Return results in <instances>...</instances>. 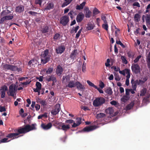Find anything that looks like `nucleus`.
I'll return each mask as SVG.
<instances>
[{
    "label": "nucleus",
    "mask_w": 150,
    "mask_h": 150,
    "mask_svg": "<svg viewBox=\"0 0 150 150\" xmlns=\"http://www.w3.org/2000/svg\"><path fill=\"white\" fill-rule=\"evenodd\" d=\"M60 110V105L59 104H56L54 109L52 110L51 114L53 115H56L59 112Z\"/></svg>",
    "instance_id": "8"
},
{
    "label": "nucleus",
    "mask_w": 150,
    "mask_h": 150,
    "mask_svg": "<svg viewBox=\"0 0 150 150\" xmlns=\"http://www.w3.org/2000/svg\"><path fill=\"white\" fill-rule=\"evenodd\" d=\"M100 13V11L96 8H95L93 11V13L95 15L97 14Z\"/></svg>",
    "instance_id": "48"
},
{
    "label": "nucleus",
    "mask_w": 150,
    "mask_h": 150,
    "mask_svg": "<svg viewBox=\"0 0 150 150\" xmlns=\"http://www.w3.org/2000/svg\"><path fill=\"white\" fill-rule=\"evenodd\" d=\"M91 13V12L89 10L88 8H87L86 9L85 16L86 18H89L90 17Z\"/></svg>",
    "instance_id": "26"
},
{
    "label": "nucleus",
    "mask_w": 150,
    "mask_h": 150,
    "mask_svg": "<svg viewBox=\"0 0 150 150\" xmlns=\"http://www.w3.org/2000/svg\"><path fill=\"white\" fill-rule=\"evenodd\" d=\"M101 18L103 21L104 23H105L107 22L106 20V17L105 16L102 15L101 17Z\"/></svg>",
    "instance_id": "56"
},
{
    "label": "nucleus",
    "mask_w": 150,
    "mask_h": 150,
    "mask_svg": "<svg viewBox=\"0 0 150 150\" xmlns=\"http://www.w3.org/2000/svg\"><path fill=\"white\" fill-rule=\"evenodd\" d=\"M82 30V28H81L80 30H79L78 33L76 34V38H79L80 36V35L81 33V31Z\"/></svg>",
    "instance_id": "51"
},
{
    "label": "nucleus",
    "mask_w": 150,
    "mask_h": 150,
    "mask_svg": "<svg viewBox=\"0 0 150 150\" xmlns=\"http://www.w3.org/2000/svg\"><path fill=\"white\" fill-rule=\"evenodd\" d=\"M127 54L128 57L129 58L133 57L134 56V53L132 52L131 51L127 52Z\"/></svg>",
    "instance_id": "39"
},
{
    "label": "nucleus",
    "mask_w": 150,
    "mask_h": 150,
    "mask_svg": "<svg viewBox=\"0 0 150 150\" xmlns=\"http://www.w3.org/2000/svg\"><path fill=\"white\" fill-rule=\"evenodd\" d=\"M0 90L1 92H6V91L8 90V88L6 86L4 85L1 87Z\"/></svg>",
    "instance_id": "28"
},
{
    "label": "nucleus",
    "mask_w": 150,
    "mask_h": 150,
    "mask_svg": "<svg viewBox=\"0 0 150 150\" xmlns=\"http://www.w3.org/2000/svg\"><path fill=\"white\" fill-rule=\"evenodd\" d=\"M64 70L61 66L58 65L56 69V74L58 76H60L62 74Z\"/></svg>",
    "instance_id": "14"
},
{
    "label": "nucleus",
    "mask_w": 150,
    "mask_h": 150,
    "mask_svg": "<svg viewBox=\"0 0 150 150\" xmlns=\"http://www.w3.org/2000/svg\"><path fill=\"white\" fill-rule=\"evenodd\" d=\"M146 24H150V15H146Z\"/></svg>",
    "instance_id": "37"
},
{
    "label": "nucleus",
    "mask_w": 150,
    "mask_h": 150,
    "mask_svg": "<svg viewBox=\"0 0 150 150\" xmlns=\"http://www.w3.org/2000/svg\"><path fill=\"white\" fill-rule=\"evenodd\" d=\"M36 125V124H32L31 125L28 124L25 125L24 127H20L18 129L14 130L15 132H17V133L8 134L7 135L6 137L12 138V139L18 138L21 136V135L18 136L20 134H24L30 131L36 129L35 127Z\"/></svg>",
    "instance_id": "1"
},
{
    "label": "nucleus",
    "mask_w": 150,
    "mask_h": 150,
    "mask_svg": "<svg viewBox=\"0 0 150 150\" xmlns=\"http://www.w3.org/2000/svg\"><path fill=\"white\" fill-rule=\"evenodd\" d=\"M8 138H4L1 140V143H5L9 142L10 140L8 141Z\"/></svg>",
    "instance_id": "53"
},
{
    "label": "nucleus",
    "mask_w": 150,
    "mask_h": 150,
    "mask_svg": "<svg viewBox=\"0 0 150 150\" xmlns=\"http://www.w3.org/2000/svg\"><path fill=\"white\" fill-rule=\"evenodd\" d=\"M54 7V5L52 3H50L47 4V6L45 8L46 10H50L53 9Z\"/></svg>",
    "instance_id": "22"
},
{
    "label": "nucleus",
    "mask_w": 150,
    "mask_h": 150,
    "mask_svg": "<svg viewBox=\"0 0 150 150\" xmlns=\"http://www.w3.org/2000/svg\"><path fill=\"white\" fill-rule=\"evenodd\" d=\"M121 58L123 62L125 64H127L128 62L126 59V58L125 56H122L121 57Z\"/></svg>",
    "instance_id": "47"
},
{
    "label": "nucleus",
    "mask_w": 150,
    "mask_h": 150,
    "mask_svg": "<svg viewBox=\"0 0 150 150\" xmlns=\"http://www.w3.org/2000/svg\"><path fill=\"white\" fill-rule=\"evenodd\" d=\"M68 84L66 85L67 87L72 88L75 87L76 82L74 81H70L67 83Z\"/></svg>",
    "instance_id": "18"
},
{
    "label": "nucleus",
    "mask_w": 150,
    "mask_h": 150,
    "mask_svg": "<svg viewBox=\"0 0 150 150\" xmlns=\"http://www.w3.org/2000/svg\"><path fill=\"white\" fill-rule=\"evenodd\" d=\"M11 65L10 64H6L3 66V68L4 70H11Z\"/></svg>",
    "instance_id": "30"
},
{
    "label": "nucleus",
    "mask_w": 150,
    "mask_h": 150,
    "mask_svg": "<svg viewBox=\"0 0 150 150\" xmlns=\"http://www.w3.org/2000/svg\"><path fill=\"white\" fill-rule=\"evenodd\" d=\"M39 103L41 104L42 106H45L46 105L47 103L46 101L45 100H40Z\"/></svg>",
    "instance_id": "45"
},
{
    "label": "nucleus",
    "mask_w": 150,
    "mask_h": 150,
    "mask_svg": "<svg viewBox=\"0 0 150 150\" xmlns=\"http://www.w3.org/2000/svg\"><path fill=\"white\" fill-rule=\"evenodd\" d=\"M40 107V105L38 104H36L35 105V108L37 111H38Z\"/></svg>",
    "instance_id": "64"
},
{
    "label": "nucleus",
    "mask_w": 150,
    "mask_h": 150,
    "mask_svg": "<svg viewBox=\"0 0 150 150\" xmlns=\"http://www.w3.org/2000/svg\"><path fill=\"white\" fill-rule=\"evenodd\" d=\"M98 128V127L96 125H92L85 127L82 130L84 132H89L95 129Z\"/></svg>",
    "instance_id": "7"
},
{
    "label": "nucleus",
    "mask_w": 150,
    "mask_h": 150,
    "mask_svg": "<svg viewBox=\"0 0 150 150\" xmlns=\"http://www.w3.org/2000/svg\"><path fill=\"white\" fill-rule=\"evenodd\" d=\"M46 80L48 82L51 81H52L54 83L57 81L56 77L54 75H47L45 77Z\"/></svg>",
    "instance_id": "10"
},
{
    "label": "nucleus",
    "mask_w": 150,
    "mask_h": 150,
    "mask_svg": "<svg viewBox=\"0 0 150 150\" xmlns=\"http://www.w3.org/2000/svg\"><path fill=\"white\" fill-rule=\"evenodd\" d=\"M136 81H137L138 85H141L144 83V82L141 79L137 80Z\"/></svg>",
    "instance_id": "55"
},
{
    "label": "nucleus",
    "mask_w": 150,
    "mask_h": 150,
    "mask_svg": "<svg viewBox=\"0 0 150 150\" xmlns=\"http://www.w3.org/2000/svg\"><path fill=\"white\" fill-rule=\"evenodd\" d=\"M85 2H83L79 5H77L76 6V9L78 10H81L83 8L86 4Z\"/></svg>",
    "instance_id": "20"
},
{
    "label": "nucleus",
    "mask_w": 150,
    "mask_h": 150,
    "mask_svg": "<svg viewBox=\"0 0 150 150\" xmlns=\"http://www.w3.org/2000/svg\"><path fill=\"white\" fill-rule=\"evenodd\" d=\"M94 26L93 24L90 23L88 24L87 28L88 30H90L93 28Z\"/></svg>",
    "instance_id": "38"
},
{
    "label": "nucleus",
    "mask_w": 150,
    "mask_h": 150,
    "mask_svg": "<svg viewBox=\"0 0 150 150\" xmlns=\"http://www.w3.org/2000/svg\"><path fill=\"white\" fill-rule=\"evenodd\" d=\"M24 10V6L22 5L19 6L16 8V11L18 13H21Z\"/></svg>",
    "instance_id": "19"
},
{
    "label": "nucleus",
    "mask_w": 150,
    "mask_h": 150,
    "mask_svg": "<svg viewBox=\"0 0 150 150\" xmlns=\"http://www.w3.org/2000/svg\"><path fill=\"white\" fill-rule=\"evenodd\" d=\"M37 63L36 61H35L34 59H32L28 63V65L30 66H31L32 65H33L35 64H36Z\"/></svg>",
    "instance_id": "33"
},
{
    "label": "nucleus",
    "mask_w": 150,
    "mask_h": 150,
    "mask_svg": "<svg viewBox=\"0 0 150 150\" xmlns=\"http://www.w3.org/2000/svg\"><path fill=\"white\" fill-rule=\"evenodd\" d=\"M70 76L69 75H68L65 76H63L62 77V82H64L65 80L66 79V82L67 83L70 81Z\"/></svg>",
    "instance_id": "21"
},
{
    "label": "nucleus",
    "mask_w": 150,
    "mask_h": 150,
    "mask_svg": "<svg viewBox=\"0 0 150 150\" xmlns=\"http://www.w3.org/2000/svg\"><path fill=\"white\" fill-rule=\"evenodd\" d=\"M11 70L13 71H17L19 72L21 71V68H18L15 66L11 65Z\"/></svg>",
    "instance_id": "23"
},
{
    "label": "nucleus",
    "mask_w": 150,
    "mask_h": 150,
    "mask_svg": "<svg viewBox=\"0 0 150 150\" xmlns=\"http://www.w3.org/2000/svg\"><path fill=\"white\" fill-rule=\"evenodd\" d=\"M99 86L102 89L105 86V85L104 83L102 81H101L99 83Z\"/></svg>",
    "instance_id": "61"
},
{
    "label": "nucleus",
    "mask_w": 150,
    "mask_h": 150,
    "mask_svg": "<svg viewBox=\"0 0 150 150\" xmlns=\"http://www.w3.org/2000/svg\"><path fill=\"white\" fill-rule=\"evenodd\" d=\"M41 126V127L44 129L48 130L52 127V123L49 122L47 124L45 123H42Z\"/></svg>",
    "instance_id": "12"
},
{
    "label": "nucleus",
    "mask_w": 150,
    "mask_h": 150,
    "mask_svg": "<svg viewBox=\"0 0 150 150\" xmlns=\"http://www.w3.org/2000/svg\"><path fill=\"white\" fill-rule=\"evenodd\" d=\"M17 87V86L15 84H13L11 85L9 87V91L7 92L8 95L14 97V94Z\"/></svg>",
    "instance_id": "4"
},
{
    "label": "nucleus",
    "mask_w": 150,
    "mask_h": 150,
    "mask_svg": "<svg viewBox=\"0 0 150 150\" xmlns=\"http://www.w3.org/2000/svg\"><path fill=\"white\" fill-rule=\"evenodd\" d=\"M65 49V48L64 45H61L59 46L56 49V52L57 54H61L63 53Z\"/></svg>",
    "instance_id": "9"
},
{
    "label": "nucleus",
    "mask_w": 150,
    "mask_h": 150,
    "mask_svg": "<svg viewBox=\"0 0 150 150\" xmlns=\"http://www.w3.org/2000/svg\"><path fill=\"white\" fill-rule=\"evenodd\" d=\"M50 55L49 54V50H46L42 52L41 54V62L43 64H45L50 60Z\"/></svg>",
    "instance_id": "2"
},
{
    "label": "nucleus",
    "mask_w": 150,
    "mask_h": 150,
    "mask_svg": "<svg viewBox=\"0 0 150 150\" xmlns=\"http://www.w3.org/2000/svg\"><path fill=\"white\" fill-rule=\"evenodd\" d=\"M134 18L135 21L138 22L139 21L140 18V15L138 13H136L134 16Z\"/></svg>",
    "instance_id": "35"
},
{
    "label": "nucleus",
    "mask_w": 150,
    "mask_h": 150,
    "mask_svg": "<svg viewBox=\"0 0 150 150\" xmlns=\"http://www.w3.org/2000/svg\"><path fill=\"white\" fill-rule=\"evenodd\" d=\"M132 6H137L138 7H140L139 4L138 2H135L133 4Z\"/></svg>",
    "instance_id": "60"
},
{
    "label": "nucleus",
    "mask_w": 150,
    "mask_h": 150,
    "mask_svg": "<svg viewBox=\"0 0 150 150\" xmlns=\"http://www.w3.org/2000/svg\"><path fill=\"white\" fill-rule=\"evenodd\" d=\"M105 92L107 94L110 95H111L113 93L112 88L110 87L108 88L105 91Z\"/></svg>",
    "instance_id": "27"
},
{
    "label": "nucleus",
    "mask_w": 150,
    "mask_h": 150,
    "mask_svg": "<svg viewBox=\"0 0 150 150\" xmlns=\"http://www.w3.org/2000/svg\"><path fill=\"white\" fill-rule=\"evenodd\" d=\"M61 123L57 120H54L52 122V124L53 126H55L57 125H59Z\"/></svg>",
    "instance_id": "42"
},
{
    "label": "nucleus",
    "mask_w": 150,
    "mask_h": 150,
    "mask_svg": "<svg viewBox=\"0 0 150 150\" xmlns=\"http://www.w3.org/2000/svg\"><path fill=\"white\" fill-rule=\"evenodd\" d=\"M137 80H134L133 79H132L131 81L132 87L134 90H136L137 87V85H138V83L137 82Z\"/></svg>",
    "instance_id": "17"
},
{
    "label": "nucleus",
    "mask_w": 150,
    "mask_h": 150,
    "mask_svg": "<svg viewBox=\"0 0 150 150\" xmlns=\"http://www.w3.org/2000/svg\"><path fill=\"white\" fill-rule=\"evenodd\" d=\"M129 97L128 96H124L122 98H121V100L123 102H126L129 99Z\"/></svg>",
    "instance_id": "32"
},
{
    "label": "nucleus",
    "mask_w": 150,
    "mask_h": 150,
    "mask_svg": "<svg viewBox=\"0 0 150 150\" xmlns=\"http://www.w3.org/2000/svg\"><path fill=\"white\" fill-rule=\"evenodd\" d=\"M76 86L77 88L79 90L81 91H83L85 89L84 86L82 85L79 81L76 82L75 87Z\"/></svg>",
    "instance_id": "15"
},
{
    "label": "nucleus",
    "mask_w": 150,
    "mask_h": 150,
    "mask_svg": "<svg viewBox=\"0 0 150 150\" xmlns=\"http://www.w3.org/2000/svg\"><path fill=\"white\" fill-rule=\"evenodd\" d=\"M35 85L36 87H37L38 88H39L41 89L42 85L40 82L38 81L36 83Z\"/></svg>",
    "instance_id": "49"
},
{
    "label": "nucleus",
    "mask_w": 150,
    "mask_h": 150,
    "mask_svg": "<svg viewBox=\"0 0 150 150\" xmlns=\"http://www.w3.org/2000/svg\"><path fill=\"white\" fill-rule=\"evenodd\" d=\"M130 92V89H125V94L127 96L129 95Z\"/></svg>",
    "instance_id": "63"
},
{
    "label": "nucleus",
    "mask_w": 150,
    "mask_h": 150,
    "mask_svg": "<svg viewBox=\"0 0 150 150\" xmlns=\"http://www.w3.org/2000/svg\"><path fill=\"white\" fill-rule=\"evenodd\" d=\"M6 110L4 107L0 106V112H3L6 111Z\"/></svg>",
    "instance_id": "59"
},
{
    "label": "nucleus",
    "mask_w": 150,
    "mask_h": 150,
    "mask_svg": "<svg viewBox=\"0 0 150 150\" xmlns=\"http://www.w3.org/2000/svg\"><path fill=\"white\" fill-rule=\"evenodd\" d=\"M102 27L106 30H108V22H106V23H104L102 25Z\"/></svg>",
    "instance_id": "36"
},
{
    "label": "nucleus",
    "mask_w": 150,
    "mask_h": 150,
    "mask_svg": "<svg viewBox=\"0 0 150 150\" xmlns=\"http://www.w3.org/2000/svg\"><path fill=\"white\" fill-rule=\"evenodd\" d=\"M134 101L131 102L126 107V108L127 110H130L132 109L134 106Z\"/></svg>",
    "instance_id": "25"
},
{
    "label": "nucleus",
    "mask_w": 150,
    "mask_h": 150,
    "mask_svg": "<svg viewBox=\"0 0 150 150\" xmlns=\"http://www.w3.org/2000/svg\"><path fill=\"white\" fill-rule=\"evenodd\" d=\"M69 21V18L67 16H64L60 19V23L63 26L67 25Z\"/></svg>",
    "instance_id": "5"
},
{
    "label": "nucleus",
    "mask_w": 150,
    "mask_h": 150,
    "mask_svg": "<svg viewBox=\"0 0 150 150\" xmlns=\"http://www.w3.org/2000/svg\"><path fill=\"white\" fill-rule=\"evenodd\" d=\"M49 28L48 26H46L43 27L42 29V31L43 33H46L49 31Z\"/></svg>",
    "instance_id": "29"
},
{
    "label": "nucleus",
    "mask_w": 150,
    "mask_h": 150,
    "mask_svg": "<svg viewBox=\"0 0 150 150\" xmlns=\"http://www.w3.org/2000/svg\"><path fill=\"white\" fill-rule=\"evenodd\" d=\"M105 116V114L102 113H100L99 114H97L96 116V117L98 119L103 117Z\"/></svg>",
    "instance_id": "41"
},
{
    "label": "nucleus",
    "mask_w": 150,
    "mask_h": 150,
    "mask_svg": "<svg viewBox=\"0 0 150 150\" xmlns=\"http://www.w3.org/2000/svg\"><path fill=\"white\" fill-rule=\"evenodd\" d=\"M6 20V19L5 16L1 18V19L0 20V23H3V22Z\"/></svg>",
    "instance_id": "62"
},
{
    "label": "nucleus",
    "mask_w": 150,
    "mask_h": 150,
    "mask_svg": "<svg viewBox=\"0 0 150 150\" xmlns=\"http://www.w3.org/2000/svg\"><path fill=\"white\" fill-rule=\"evenodd\" d=\"M47 117V113H45L41 115L38 116V119H42V117L46 118Z\"/></svg>",
    "instance_id": "43"
},
{
    "label": "nucleus",
    "mask_w": 150,
    "mask_h": 150,
    "mask_svg": "<svg viewBox=\"0 0 150 150\" xmlns=\"http://www.w3.org/2000/svg\"><path fill=\"white\" fill-rule=\"evenodd\" d=\"M105 102V99L102 97H97L93 101V104L95 107L100 106L104 104Z\"/></svg>",
    "instance_id": "3"
},
{
    "label": "nucleus",
    "mask_w": 150,
    "mask_h": 150,
    "mask_svg": "<svg viewBox=\"0 0 150 150\" xmlns=\"http://www.w3.org/2000/svg\"><path fill=\"white\" fill-rule=\"evenodd\" d=\"M105 112L110 115H112L114 112V110L112 108L109 107L105 110Z\"/></svg>",
    "instance_id": "24"
},
{
    "label": "nucleus",
    "mask_w": 150,
    "mask_h": 150,
    "mask_svg": "<svg viewBox=\"0 0 150 150\" xmlns=\"http://www.w3.org/2000/svg\"><path fill=\"white\" fill-rule=\"evenodd\" d=\"M87 83L91 87H93L94 88H97V86L96 85H95L93 83H92L89 80H87Z\"/></svg>",
    "instance_id": "34"
},
{
    "label": "nucleus",
    "mask_w": 150,
    "mask_h": 150,
    "mask_svg": "<svg viewBox=\"0 0 150 150\" xmlns=\"http://www.w3.org/2000/svg\"><path fill=\"white\" fill-rule=\"evenodd\" d=\"M84 17V14L82 12L79 13L76 17V20L78 23L81 22Z\"/></svg>",
    "instance_id": "13"
},
{
    "label": "nucleus",
    "mask_w": 150,
    "mask_h": 150,
    "mask_svg": "<svg viewBox=\"0 0 150 150\" xmlns=\"http://www.w3.org/2000/svg\"><path fill=\"white\" fill-rule=\"evenodd\" d=\"M74 122V120L71 119L66 120H65V123L67 124H69L70 125L71 124Z\"/></svg>",
    "instance_id": "40"
},
{
    "label": "nucleus",
    "mask_w": 150,
    "mask_h": 150,
    "mask_svg": "<svg viewBox=\"0 0 150 150\" xmlns=\"http://www.w3.org/2000/svg\"><path fill=\"white\" fill-rule=\"evenodd\" d=\"M53 68L50 67L48 68L46 71V73L47 74H51L53 71Z\"/></svg>",
    "instance_id": "44"
},
{
    "label": "nucleus",
    "mask_w": 150,
    "mask_h": 150,
    "mask_svg": "<svg viewBox=\"0 0 150 150\" xmlns=\"http://www.w3.org/2000/svg\"><path fill=\"white\" fill-rule=\"evenodd\" d=\"M6 20H10L12 19L13 18V16H5Z\"/></svg>",
    "instance_id": "58"
},
{
    "label": "nucleus",
    "mask_w": 150,
    "mask_h": 150,
    "mask_svg": "<svg viewBox=\"0 0 150 150\" xmlns=\"http://www.w3.org/2000/svg\"><path fill=\"white\" fill-rule=\"evenodd\" d=\"M132 71L135 74H137L140 72V66L136 64H133L131 67Z\"/></svg>",
    "instance_id": "6"
},
{
    "label": "nucleus",
    "mask_w": 150,
    "mask_h": 150,
    "mask_svg": "<svg viewBox=\"0 0 150 150\" xmlns=\"http://www.w3.org/2000/svg\"><path fill=\"white\" fill-rule=\"evenodd\" d=\"M147 62L148 68L150 69V52H149L147 58Z\"/></svg>",
    "instance_id": "31"
},
{
    "label": "nucleus",
    "mask_w": 150,
    "mask_h": 150,
    "mask_svg": "<svg viewBox=\"0 0 150 150\" xmlns=\"http://www.w3.org/2000/svg\"><path fill=\"white\" fill-rule=\"evenodd\" d=\"M79 54L77 49H74L73 50L69 56V58L71 59L74 60L76 59V57L77 55Z\"/></svg>",
    "instance_id": "11"
},
{
    "label": "nucleus",
    "mask_w": 150,
    "mask_h": 150,
    "mask_svg": "<svg viewBox=\"0 0 150 150\" xmlns=\"http://www.w3.org/2000/svg\"><path fill=\"white\" fill-rule=\"evenodd\" d=\"M79 28V26H77L74 29H72V30L71 31V33H73L74 32H75V33H76L77 30H78Z\"/></svg>",
    "instance_id": "54"
},
{
    "label": "nucleus",
    "mask_w": 150,
    "mask_h": 150,
    "mask_svg": "<svg viewBox=\"0 0 150 150\" xmlns=\"http://www.w3.org/2000/svg\"><path fill=\"white\" fill-rule=\"evenodd\" d=\"M76 123L79 125L81 123V117H77L76 118Z\"/></svg>",
    "instance_id": "52"
},
{
    "label": "nucleus",
    "mask_w": 150,
    "mask_h": 150,
    "mask_svg": "<svg viewBox=\"0 0 150 150\" xmlns=\"http://www.w3.org/2000/svg\"><path fill=\"white\" fill-rule=\"evenodd\" d=\"M71 128V125L69 124L65 125L64 123H62L61 129L65 131H67Z\"/></svg>",
    "instance_id": "16"
},
{
    "label": "nucleus",
    "mask_w": 150,
    "mask_h": 150,
    "mask_svg": "<svg viewBox=\"0 0 150 150\" xmlns=\"http://www.w3.org/2000/svg\"><path fill=\"white\" fill-rule=\"evenodd\" d=\"M60 37V34L58 33H56L54 35L53 39L54 40H57Z\"/></svg>",
    "instance_id": "46"
},
{
    "label": "nucleus",
    "mask_w": 150,
    "mask_h": 150,
    "mask_svg": "<svg viewBox=\"0 0 150 150\" xmlns=\"http://www.w3.org/2000/svg\"><path fill=\"white\" fill-rule=\"evenodd\" d=\"M141 56L139 55L137 56L136 58L134 60V62L135 63H137L139 60V59L141 58Z\"/></svg>",
    "instance_id": "57"
},
{
    "label": "nucleus",
    "mask_w": 150,
    "mask_h": 150,
    "mask_svg": "<svg viewBox=\"0 0 150 150\" xmlns=\"http://www.w3.org/2000/svg\"><path fill=\"white\" fill-rule=\"evenodd\" d=\"M146 93V91L145 89H142L140 93V96H143L145 95Z\"/></svg>",
    "instance_id": "50"
}]
</instances>
